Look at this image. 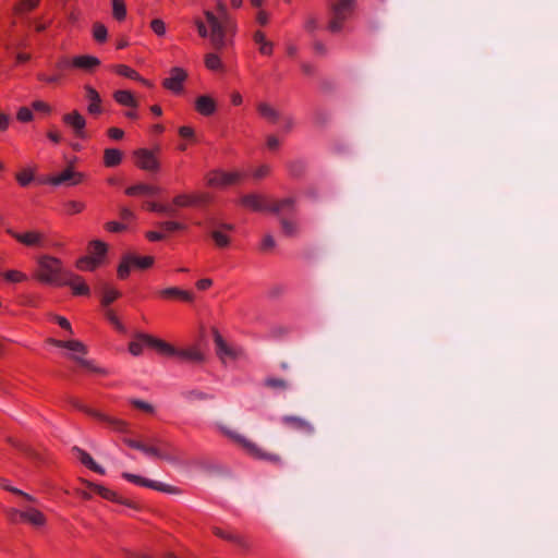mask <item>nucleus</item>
Listing matches in <instances>:
<instances>
[{
	"label": "nucleus",
	"mask_w": 558,
	"mask_h": 558,
	"mask_svg": "<svg viewBox=\"0 0 558 558\" xmlns=\"http://www.w3.org/2000/svg\"><path fill=\"white\" fill-rule=\"evenodd\" d=\"M217 12L205 11V17L210 27V44L216 50H222L231 45L235 32V24L232 21L227 5L222 1L217 2Z\"/></svg>",
	"instance_id": "nucleus-1"
},
{
	"label": "nucleus",
	"mask_w": 558,
	"mask_h": 558,
	"mask_svg": "<svg viewBox=\"0 0 558 558\" xmlns=\"http://www.w3.org/2000/svg\"><path fill=\"white\" fill-rule=\"evenodd\" d=\"M66 272L61 260L56 257L43 255L37 259L35 277L43 283L60 286Z\"/></svg>",
	"instance_id": "nucleus-2"
},
{
	"label": "nucleus",
	"mask_w": 558,
	"mask_h": 558,
	"mask_svg": "<svg viewBox=\"0 0 558 558\" xmlns=\"http://www.w3.org/2000/svg\"><path fill=\"white\" fill-rule=\"evenodd\" d=\"M149 347L155 349L157 352L165 355H172L175 353V348L166 341L155 338L150 335L137 332L134 336V340L129 344V351L133 355H140L143 351V347Z\"/></svg>",
	"instance_id": "nucleus-3"
},
{
	"label": "nucleus",
	"mask_w": 558,
	"mask_h": 558,
	"mask_svg": "<svg viewBox=\"0 0 558 558\" xmlns=\"http://www.w3.org/2000/svg\"><path fill=\"white\" fill-rule=\"evenodd\" d=\"M223 433L230 439H232L234 442H236L239 446H241L252 457H254L256 459H260V460H266V461H269L275 464L281 462L280 456H278L276 453L266 452L260 447H258L257 444L251 441L245 436H243L234 430H231V429H223Z\"/></svg>",
	"instance_id": "nucleus-4"
},
{
	"label": "nucleus",
	"mask_w": 558,
	"mask_h": 558,
	"mask_svg": "<svg viewBox=\"0 0 558 558\" xmlns=\"http://www.w3.org/2000/svg\"><path fill=\"white\" fill-rule=\"evenodd\" d=\"M124 442L131 448L142 451L146 456L162 459L168 462H174L173 456L166 450L167 444L161 439L151 438L147 442H144L125 438Z\"/></svg>",
	"instance_id": "nucleus-5"
},
{
	"label": "nucleus",
	"mask_w": 558,
	"mask_h": 558,
	"mask_svg": "<svg viewBox=\"0 0 558 558\" xmlns=\"http://www.w3.org/2000/svg\"><path fill=\"white\" fill-rule=\"evenodd\" d=\"M354 5L355 0H337L330 3L331 19L328 23V29L332 33H339L344 21L353 12Z\"/></svg>",
	"instance_id": "nucleus-6"
},
{
	"label": "nucleus",
	"mask_w": 558,
	"mask_h": 558,
	"mask_svg": "<svg viewBox=\"0 0 558 558\" xmlns=\"http://www.w3.org/2000/svg\"><path fill=\"white\" fill-rule=\"evenodd\" d=\"M153 263L154 258L151 256L141 257L133 254H128L122 258V262L118 267V276L121 279H124L129 276L132 267L146 269L150 267Z\"/></svg>",
	"instance_id": "nucleus-7"
},
{
	"label": "nucleus",
	"mask_w": 558,
	"mask_h": 558,
	"mask_svg": "<svg viewBox=\"0 0 558 558\" xmlns=\"http://www.w3.org/2000/svg\"><path fill=\"white\" fill-rule=\"evenodd\" d=\"M208 227L210 228V236L217 246L226 247L229 245L230 239L225 231H232L234 229L233 225L221 222L217 218L210 217L208 218Z\"/></svg>",
	"instance_id": "nucleus-8"
},
{
	"label": "nucleus",
	"mask_w": 558,
	"mask_h": 558,
	"mask_svg": "<svg viewBox=\"0 0 558 558\" xmlns=\"http://www.w3.org/2000/svg\"><path fill=\"white\" fill-rule=\"evenodd\" d=\"M281 423L289 429L302 433L306 436H312L315 434L314 424L302 416L296 415H283L281 417Z\"/></svg>",
	"instance_id": "nucleus-9"
},
{
	"label": "nucleus",
	"mask_w": 558,
	"mask_h": 558,
	"mask_svg": "<svg viewBox=\"0 0 558 558\" xmlns=\"http://www.w3.org/2000/svg\"><path fill=\"white\" fill-rule=\"evenodd\" d=\"M73 404H74V407L84 411L88 415L107 423L116 432L128 433V423L125 421L108 416V415L100 413L96 410L89 409L78 402H74Z\"/></svg>",
	"instance_id": "nucleus-10"
},
{
	"label": "nucleus",
	"mask_w": 558,
	"mask_h": 558,
	"mask_svg": "<svg viewBox=\"0 0 558 558\" xmlns=\"http://www.w3.org/2000/svg\"><path fill=\"white\" fill-rule=\"evenodd\" d=\"M243 175L240 172L214 171L207 177V184L215 187H226L236 184Z\"/></svg>",
	"instance_id": "nucleus-11"
},
{
	"label": "nucleus",
	"mask_w": 558,
	"mask_h": 558,
	"mask_svg": "<svg viewBox=\"0 0 558 558\" xmlns=\"http://www.w3.org/2000/svg\"><path fill=\"white\" fill-rule=\"evenodd\" d=\"M122 477L131 483L136 484V485L149 487V488H153V489H156L159 492H165V493H170V494L178 493V489L173 486H170V485H167V484H163L160 482H155V481H151V480H148V478H145L140 475L132 474V473L124 472V473H122Z\"/></svg>",
	"instance_id": "nucleus-12"
},
{
	"label": "nucleus",
	"mask_w": 558,
	"mask_h": 558,
	"mask_svg": "<svg viewBox=\"0 0 558 558\" xmlns=\"http://www.w3.org/2000/svg\"><path fill=\"white\" fill-rule=\"evenodd\" d=\"M82 179V173L75 172L72 167H68L60 174L50 177L47 183L52 185H76Z\"/></svg>",
	"instance_id": "nucleus-13"
},
{
	"label": "nucleus",
	"mask_w": 558,
	"mask_h": 558,
	"mask_svg": "<svg viewBox=\"0 0 558 558\" xmlns=\"http://www.w3.org/2000/svg\"><path fill=\"white\" fill-rule=\"evenodd\" d=\"M136 157V165L146 171H157L159 169V162L153 151L141 148L134 153Z\"/></svg>",
	"instance_id": "nucleus-14"
},
{
	"label": "nucleus",
	"mask_w": 558,
	"mask_h": 558,
	"mask_svg": "<svg viewBox=\"0 0 558 558\" xmlns=\"http://www.w3.org/2000/svg\"><path fill=\"white\" fill-rule=\"evenodd\" d=\"M63 122L73 130L75 136L80 138L85 137V118L76 110L66 113L62 118Z\"/></svg>",
	"instance_id": "nucleus-15"
},
{
	"label": "nucleus",
	"mask_w": 558,
	"mask_h": 558,
	"mask_svg": "<svg viewBox=\"0 0 558 558\" xmlns=\"http://www.w3.org/2000/svg\"><path fill=\"white\" fill-rule=\"evenodd\" d=\"M187 77L186 72L181 68H172L170 70V76L163 80V87L173 92L180 93L182 90V85L185 78Z\"/></svg>",
	"instance_id": "nucleus-16"
},
{
	"label": "nucleus",
	"mask_w": 558,
	"mask_h": 558,
	"mask_svg": "<svg viewBox=\"0 0 558 558\" xmlns=\"http://www.w3.org/2000/svg\"><path fill=\"white\" fill-rule=\"evenodd\" d=\"M8 233L11 234L15 240L21 242L22 244L26 246H36L41 247L44 246L45 236L41 232L38 231H28L25 233H17L13 230H8Z\"/></svg>",
	"instance_id": "nucleus-17"
},
{
	"label": "nucleus",
	"mask_w": 558,
	"mask_h": 558,
	"mask_svg": "<svg viewBox=\"0 0 558 558\" xmlns=\"http://www.w3.org/2000/svg\"><path fill=\"white\" fill-rule=\"evenodd\" d=\"M60 286H69L73 293L76 295H87L89 293L88 286L82 280V278L71 271L65 274V277L60 281Z\"/></svg>",
	"instance_id": "nucleus-18"
},
{
	"label": "nucleus",
	"mask_w": 558,
	"mask_h": 558,
	"mask_svg": "<svg viewBox=\"0 0 558 558\" xmlns=\"http://www.w3.org/2000/svg\"><path fill=\"white\" fill-rule=\"evenodd\" d=\"M214 341L217 355L221 360L225 361L226 359H236L239 356L240 351L228 345V343L223 340L222 336L217 330H214Z\"/></svg>",
	"instance_id": "nucleus-19"
},
{
	"label": "nucleus",
	"mask_w": 558,
	"mask_h": 558,
	"mask_svg": "<svg viewBox=\"0 0 558 558\" xmlns=\"http://www.w3.org/2000/svg\"><path fill=\"white\" fill-rule=\"evenodd\" d=\"M99 65L100 60L94 56L83 54L71 59V66L86 72H93Z\"/></svg>",
	"instance_id": "nucleus-20"
},
{
	"label": "nucleus",
	"mask_w": 558,
	"mask_h": 558,
	"mask_svg": "<svg viewBox=\"0 0 558 558\" xmlns=\"http://www.w3.org/2000/svg\"><path fill=\"white\" fill-rule=\"evenodd\" d=\"M241 204L256 211L269 210V204L257 194H247L241 198Z\"/></svg>",
	"instance_id": "nucleus-21"
},
{
	"label": "nucleus",
	"mask_w": 558,
	"mask_h": 558,
	"mask_svg": "<svg viewBox=\"0 0 558 558\" xmlns=\"http://www.w3.org/2000/svg\"><path fill=\"white\" fill-rule=\"evenodd\" d=\"M85 97L89 101L87 110L90 114H99L101 112V98L98 92L90 85L84 86Z\"/></svg>",
	"instance_id": "nucleus-22"
},
{
	"label": "nucleus",
	"mask_w": 558,
	"mask_h": 558,
	"mask_svg": "<svg viewBox=\"0 0 558 558\" xmlns=\"http://www.w3.org/2000/svg\"><path fill=\"white\" fill-rule=\"evenodd\" d=\"M256 109L262 118L271 123H276L281 119L280 112L268 102H258Z\"/></svg>",
	"instance_id": "nucleus-23"
},
{
	"label": "nucleus",
	"mask_w": 558,
	"mask_h": 558,
	"mask_svg": "<svg viewBox=\"0 0 558 558\" xmlns=\"http://www.w3.org/2000/svg\"><path fill=\"white\" fill-rule=\"evenodd\" d=\"M195 108L201 114L210 116L216 111V102L211 97L203 95L196 98Z\"/></svg>",
	"instance_id": "nucleus-24"
},
{
	"label": "nucleus",
	"mask_w": 558,
	"mask_h": 558,
	"mask_svg": "<svg viewBox=\"0 0 558 558\" xmlns=\"http://www.w3.org/2000/svg\"><path fill=\"white\" fill-rule=\"evenodd\" d=\"M20 518L35 526H41L46 523L45 515L35 508H25L20 512Z\"/></svg>",
	"instance_id": "nucleus-25"
},
{
	"label": "nucleus",
	"mask_w": 558,
	"mask_h": 558,
	"mask_svg": "<svg viewBox=\"0 0 558 558\" xmlns=\"http://www.w3.org/2000/svg\"><path fill=\"white\" fill-rule=\"evenodd\" d=\"M73 451L76 453L77 458L85 466H87L88 469L93 470L98 474H105V469L97 464L86 451L78 447H73Z\"/></svg>",
	"instance_id": "nucleus-26"
},
{
	"label": "nucleus",
	"mask_w": 558,
	"mask_h": 558,
	"mask_svg": "<svg viewBox=\"0 0 558 558\" xmlns=\"http://www.w3.org/2000/svg\"><path fill=\"white\" fill-rule=\"evenodd\" d=\"M159 192H160L159 187L149 185V184H145V183L135 184L125 190V193L130 196H134V195L153 196V195L159 194Z\"/></svg>",
	"instance_id": "nucleus-27"
},
{
	"label": "nucleus",
	"mask_w": 558,
	"mask_h": 558,
	"mask_svg": "<svg viewBox=\"0 0 558 558\" xmlns=\"http://www.w3.org/2000/svg\"><path fill=\"white\" fill-rule=\"evenodd\" d=\"M295 201L292 197H287L277 201L269 205V211L275 214L292 213L294 210Z\"/></svg>",
	"instance_id": "nucleus-28"
},
{
	"label": "nucleus",
	"mask_w": 558,
	"mask_h": 558,
	"mask_svg": "<svg viewBox=\"0 0 558 558\" xmlns=\"http://www.w3.org/2000/svg\"><path fill=\"white\" fill-rule=\"evenodd\" d=\"M85 484L88 488H90L93 492L99 494L102 498L112 500L116 502H122L121 499L118 497V495L114 492H112L111 489H109L105 486H101V485L90 483V482H85Z\"/></svg>",
	"instance_id": "nucleus-29"
},
{
	"label": "nucleus",
	"mask_w": 558,
	"mask_h": 558,
	"mask_svg": "<svg viewBox=\"0 0 558 558\" xmlns=\"http://www.w3.org/2000/svg\"><path fill=\"white\" fill-rule=\"evenodd\" d=\"M113 70L119 75H122V76H125V77H129V78H132V80L140 81L143 84H145L146 86H151V84L148 81L142 78L136 71H134L133 69H131L128 65L118 64V65L113 66Z\"/></svg>",
	"instance_id": "nucleus-30"
},
{
	"label": "nucleus",
	"mask_w": 558,
	"mask_h": 558,
	"mask_svg": "<svg viewBox=\"0 0 558 558\" xmlns=\"http://www.w3.org/2000/svg\"><path fill=\"white\" fill-rule=\"evenodd\" d=\"M114 100L121 106H126L131 108H136L138 106L136 99L133 94L129 90H117L113 94Z\"/></svg>",
	"instance_id": "nucleus-31"
},
{
	"label": "nucleus",
	"mask_w": 558,
	"mask_h": 558,
	"mask_svg": "<svg viewBox=\"0 0 558 558\" xmlns=\"http://www.w3.org/2000/svg\"><path fill=\"white\" fill-rule=\"evenodd\" d=\"M254 41L259 46V52L265 56H269L272 53V43L268 41L265 38L264 33L257 31L253 35Z\"/></svg>",
	"instance_id": "nucleus-32"
},
{
	"label": "nucleus",
	"mask_w": 558,
	"mask_h": 558,
	"mask_svg": "<svg viewBox=\"0 0 558 558\" xmlns=\"http://www.w3.org/2000/svg\"><path fill=\"white\" fill-rule=\"evenodd\" d=\"M52 343L60 348H66L74 352H81L83 354L87 353V348L84 343H82L78 340H70V341H62V340H52Z\"/></svg>",
	"instance_id": "nucleus-33"
},
{
	"label": "nucleus",
	"mask_w": 558,
	"mask_h": 558,
	"mask_svg": "<svg viewBox=\"0 0 558 558\" xmlns=\"http://www.w3.org/2000/svg\"><path fill=\"white\" fill-rule=\"evenodd\" d=\"M122 160V153L117 148H107L104 153V161L107 167L118 166Z\"/></svg>",
	"instance_id": "nucleus-34"
},
{
	"label": "nucleus",
	"mask_w": 558,
	"mask_h": 558,
	"mask_svg": "<svg viewBox=\"0 0 558 558\" xmlns=\"http://www.w3.org/2000/svg\"><path fill=\"white\" fill-rule=\"evenodd\" d=\"M173 355H178L184 360H189L192 362H202L204 360V355L202 352H199L195 348L184 349V350H177Z\"/></svg>",
	"instance_id": "nucleus-35"
},
{
	"label": "nucleus",
	"mask_w": 558,
	"mask_h": 558,
	"mask_svg": "<svg viewBox=\"0 0 558 558\" xmlns=\"http://www.w3.org/2000/svg\"><path fill=\"white\" fill-rule=\"evenodd\" d=\"M182 396L190 402L206 401L214 398L211 395L197 389L183 391Z\"/></svg>",
	"instance_id": "nucleus-36"
},
{
	"label": "nucleus",
	"mask_w": 558,
	"mask_h": 558,
	"mask_svg": "<svg viewBox=\"0 0 558 558\" xmlns=\"http://www.w3.org/2000/svg\"><path fill=\"white\" fill-rule=\"evenodd\" d=\"M264 385L274 390H287L290 387L287 380L276 377L266 378Z\"/></svg>",
	"instance_id": "nucleus-37"
},
{
	"label": "nucleus",
	"mask_w": 558,
	"mask_h": 558,
	"mask_svg": "<svg viewBox=\"0 0 558 558\" xmlns=\"http://www.w3.org/2000/svg\"><path fill=\"white\" fill-rule=\"evenodd\" d=\"M173 204L179 207H189L198 205V198L193 195H178L173 198Z\"/></svg>",
	"instance_id": "nucleus-38"
},
{
	"label": "nucleus",
	"mask_w": 558,
	"mask_h": 558,
	"mask_svg": "<svg viewBox=\"0 0 558 558\" xmlns=\"http://www.w3.org/2000/svg\"><path fill=\"white\" fill-rule=\"evenodd\" d=\"M101 293H102L101 302H102L104 306L109 305L120 295V293L117 290H114L106 284L102 287Z\"/></svg>",
	"instance_id": "nucleus-39"
},
{
	"label": "nucleus",
	"mask_w": 558,
	"mask_h": 558,
	"mask_svg": "<svg viewBox=\"0 0 558 558\" xmlns=\"http://www.w3.org/2000/svg\"><path fill=\"white\" fill-rule=\"evenodd\" d=\"M288 170L292 177H300L305 170V162L301 159L291 160L288 162Z\"/></svg>",
	"instance_id": "nucleus-40"
},
{
	"label": "nucleus",
	"mask_w": 558,
	"mask_h": 558,
	"mask_svg": "<svg viewBox=\"0 0 558 558\" xmlns=\"http://www.w3.org/2000/svg\"><path fill=\"white\" fill-rule=\"evenodd\" d=\"M205 64L211 71H218L222 69V63L218 54L216 53H207L205 56Z\"/></svg>",
	"instance_id": "nucleus-41"
},
{
	"label": "nucleus",
	"mask_w": 558,
	"mask_h": 558,
	"mask_svg": "<svg viewBox=\"0 0 558 558\" xmlns=\"http://www.w3.org/2000/svg\"><path fill=\"white\" fill-rule=\"evenodd\" d=\"M99 264V260L94 257H82L77 260L76 266L81 270H94Z\"/></svg>",
	"instance_id": "nucleus-42"
},
{
	"label": "nucleus",
	"mask_w": 558,
	"mask_h": 558,
	"mask_svg": "<svg viewBox=\"0 0 558 558\" xmlns=\"http://www.w3.org/2000/svg\"><path fill=\"white\" fill-rule=\"evenodd\" d=\"M112 13L118 21L125 17L126 9L123 0H112Z\"/></svg>",
	"instance_id": "nucleus-43"
},
{
	"label": "nucleus",
	"mask_w": 558,
	"mask_h": 558,
	"mask_svg": "<svg viewBox=\"0 0 558 558\" xmlns=\"http://www.w3.org/2000/svg\"><path fill=\"white\" fill-rule=\"evenodd\" d=\"M158 227L166 232H174L186 228L183 223L177 221H162L158 223Z\"/></svg>",
	"instance_id": "nucleus-44"
},
{
	"label": "nucleus",
	"mask_w": 558,
	"mask_h": 558,
	"mask_svg": "<svg viewBox=\"0 0 558 558\" xmlns=\"http://www.w3.org/2000/svg\"><path fill=\"white\" fill-rule=\"evenodd\" d=\"M280 225L286 235H294L298 231L296 225L288 219L282 218Z\"/></svg>",
	"instance_id": "nucleus-45"
},
{
	"label": "nucleus",
	"mask_w": 558,
	"mask_h": 558,
	"mask_svg": "<svg viewBox=\"0 0 558 558\" xmlns=\"http://www.w3.org/2000/svg\"><path fill=\"white\" fill-rule=\"evenodd\" d=\"M34 179V174L29 170H23L16 174V180L22 186L28 185Z\"/></svg>",
	"instance_id": "nucleus-46"
},
{
	"label": "nucleus",
	"mask_w": 558,
	"mask_h": 558,
	"mask_svg": "<svg viewBox=\"0 0 558 558\" xmlns=\"http://www.w3.org/2000/svg\"><path fill=\"white\" fill-rule=\"evenodd\" d=\"M3 277L11 282H20L26 279V276L17 270H8L3 274Z\"/></svg>",
	"instance_id": "nucleus-47"
},
{
	"label": "nucleus",
	"mask_w": 558,
	"mask_h": 558,
	"mask_svg": "<svg viewBox=\"0 0 558 558\" xmlns=\"http://www.w3.org/2000/svg\"><path fill=\"white\" fill-rule=\"evenodd\" d=\"M94 38L97 41H105L107 39V28L100 23L94 25Z\"/></svg>",
	"instance_id": "nucleus-48"
},
{
	"label": "nucleus",
	"mask_w": 558,
	"mask_h": 558,
	"mask_svg": "<svg viewBox=\"0 0 558 558\" xmlns=\"http://www.w3.org/2000/svg\"><path fill=\"white\" fill-rule=\"evenodd\" d=\"M225 539L236 544L238 546H240L243 549H246L248 547V544L246 543V541L242 536H240L235 533L229 532Z\"/></svg>",
	"instance_id": "nucleus-49"
},
{
	"label": "nucleus",
	"mask_w": 558,
	"mask_h": 558,
	"mask_svg": "<svg viewBox=\"0 0 558 558\" xmlns=\"http://www.w3.org/2000/svg\"><path fill=\"white\" fill-rule=\"evenodd\" d=\"M73 359L84 368L90 371V372H94V373H104L102 369L96 367L95 365H93V363L88 360H85V359H82V357H78V356H73Z\"/></svg>",
	"instance_id": "nucleus-50"
},
{
	"label": "nucleus",
	"mask_w": 558,
	"mask_h": 558,
	"mask_svg": "<svg viewBox=\"0 0 558 558\" xmlns=\"http://www.w3.org/2000/svg\"><path fill=\"white\" fill-rule=\"evenodd\" d=\"M150 27L154 31V33L158 36H163L166 34V25L163 21L160 19H155L150 23Z\"/></svg>",
	"instance_id": "nucleus-51"
},
{
	"label": "nucleus",
	"mask_w": 558,
	"mask_h": 558,
	"mask_svg": "<svg viewBox=\"0 0 558 558\" xmlns=\"http://www.w3.org/2000/svg\"><path fill=\"white\" fill-rule=\"evenodd\" d=\"M92 252L98 256H102L107 252V245L99 241L95 240L90 243Z\"/></svg>",
	"instance_id": "nucleus-52"
},
{
	"label": "nucleus",
	"mask_w": 558,
	"mask_h": 558,
	"mask_svg": "<svg viewBox=\"0 0 558 558\" xmlns=\"http://www.w3.org/2000/svg\"><path fill=\"white\" fill-rule=\"evenodd\" d=\"M3 487H4L5 490H8L10 493H13L15 495L22 496L27 501H31V502H35L36 501V499L32 495L26 494V493L22 492L21 489L16 488V487H13V486H10V485H4Z\"/></svg>",
	"instance_id": "nucleus-53"
},
{
	"label": "nucleus",
	"mask_w": 558,
	"mask_h": 558,
	"mask_svg": "<svg viewBox=\"0 0 558 558\" xmlns=\"http://www.w3.org/2000/svg\"><path fill=\"white\" fill-rule=\"evenodd\" d=\"M39 3V0H22L19 5L15 7L16 12H21L23 9L33 10Z\"/></svg>",
	"instance_id": "nucleus-54"
},
{
	"label": "nucleus",
	"mask_w": 558,
	"mask_h": 558,
	"mask_svg": "<svg viewBox=\"0 0 558 558\" xmlns=\"http://www.w3.org/2000/svg\"><path fill=\"white\" fill-rule=\"evenodd\" d=\"M281 142L279 137L275 134H270L266 137V145L270 150H277L280 146Z\"/></svg>",
	"instance_id": "nucleus-55"
},
{
	"label": "nucleus",
	"mask_w": 558,
	"mask_h": 558,
	"mask_svg": "<svg viewBox=\"0 0 558 558\" xmlns=\"http://www.w3.org/2000/svg\"><path fill=\"white\" fill-rule=\"evenodd\" d=\"M132 404L136 409L145 411L147 413H153L154 412V407L150 403H148V402H145V401H142V400H132Z\"/></svg>",
	"instance_id": "nucleus-56"
},
{
	"label": "nucleus",
	"mask_w": 558,
	"mask_h": 558,
	"mask_svg": "<svg viewBox=\"0 0 558 558\" xmlns=\"http://www.w3.org/2000/svg\"><path fill=\"white\" fill-rule=\"evenodd\" d=\"M33 112L26 107L20 108L17 112V119L22 122H28L33 119Z\"/></svg>",
	"instance_id": "nucleus-57"
},
{
	"label": "nucleus",
	"mask_w": 558,
	"mask_h": 558,
	"mask_svg": "<svg viewBox=\"0 0 558 558\" xmlns=\"http://www.w3.org/2000/svg\"><path fill=\"white\" fill-rule=\"evenodd\" d=\"M195 26L197 28V32L199 34L201 37L205 38V37H209L210 38V29L208 31V28L206 27L205 23L201 20H195Z\"/></svg>",
	"instance_id": "nucleus-58"
},
{
	"label": "nucleus",
	"mask_w": 558,
	"mask_h": 558,
	"mask_svg": "<svg viewBox=\"0 0 558 558\" xmlns=\"http://www.w3.org/2000/svg\"><path fill=\"white\" fill-rule=\"evenodd\" d=\"M106 316L119 331H124V326L119 322L118 317L112 311H107Z\"/></svg>",
	"instance_id": "nucleus-59"
},
{
	"label": "nucleus",
	"mask_w": 558,
	"mask_h": 558,
	"mask_svg": "<svg viewBox=\"0 0 558 558\" xmlns=\"http://www.w3.org/2000/svg\"><path fill=\"white\" fill-rule=\"evenodd\" d=\"M68 211L70 214H77L81 213L84 209V204L75 201H71L66 204Z\"/></svg>",
	"instance_id": "nucleus-60"
},
{
	"label": "nucleus",
	"mask_w": 558,
	"mask_h": 558,
	"mask_svg": "<svg viewBox=\"0 0 558 558\" xmlns=\"http://www.w3.org/2000/svg\"><path fill=\"white\" fill-rule=\"evenodd\" d=\"M270 169L267 165H263L253 171V177L255 179H262L269 173Z\"/></svg>",
	"instance_id": "nucleus-61"
},
{
	"label": "nucleus",
	"mask_w": 558,
	"mask_h": 558,
	"mask_svg": "<svg viewBox=\"0 0 558 558\" xmlns=\"http://www.w3.org/2000/svg\"><path fill=\"white\" fill-rule=\"evenodd\" d=\"M275 245H276V242H275L274 236L270 234L265 235V238L263 240L262 248L267 251V250L274 248Z\"/></svg>",
	"instance_id": "nucleus-62"
},
{
	"label": "nucleus",
	"mask_w": 558,
	"mask_h": 558,
	"mask_svg": "<svg viewBox=\"0 0 558 558\" xmlns=\"http://www.w3.org/2000/svg\"><path fill=\"white\" fill-rule=\"evenodd\" d=\"M56 320L61 328L68 330L70 333H73L71 324L65 317L56 316Z\"/></svg>",
	"instance_id": "nucleus-63"
},
{
	"label": "nucleus",
	"mask_w": 558,
	"mask_h": 558,
	"mask_svg": "<svg viewBox=\"0 0 558 558\" xmlns=\"http://www.w3.org/2000/svg\"><path fill=\"white\" fill-rule=\"evenodd\" d=\"M108 135L112 140H121L124 135V132L121 129L118 128H110L108 130Z\"/></svg>",
	"instance_id": "nucleus-64"
}]
</instances>
